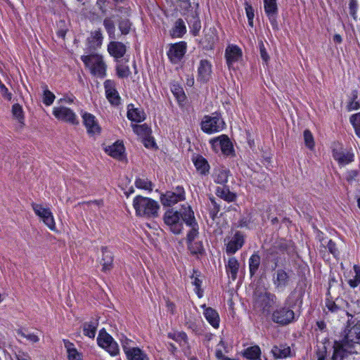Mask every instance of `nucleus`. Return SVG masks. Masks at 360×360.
<instances>
[{"mask_svg": "<svg viewBox=\"0 0 360 360\" xmlns=\"http://www.w3.org/2000/svg\"><path fill=\"white\" fill-rule=\"evenodd\" d=\"M133 206L139 217L155 218L158 215L160 205L155 200L141 195H137L133 200Z\"/></svg>", "mask_w": 360, "mask_h": 360, "instance_id": "nucleus-1", "label": "nucleus"}, {"mask_svg": "<svg viewBox=\"0 0 360 360\" xmlns=\"http://www.w3.org/2000/svg\"><path fill=\"white\" fill-rule=\"evenodd\" d=\"M277 302V297L275 294L267 290H257L254 294V305L259 309L262 314H269L272 307Z\"/></svg>", "mask_w": 360, "mask_h": 360, "instance_id": "nucleus-2", "label": "nucleus"}, {"mask_svg": "<svg viewBox=\"0 0 360 360\" xmlns=\"http://www.w3.org/2000/svg\"><path fill=\"white\" fill-rule=\"evenodd\" d=\"M81 59L86 66L90 68L92 75L100 78L105 77L106 65L101 56L98 54L82 56Z\"/></svg>", "mask_w": 360, "mask_h": 360, "instance_id": "nucleus-3", "label": "nucleus"}, {"mask_svg": "<svg viewBox=\"0 0 360 360\" xmlns=\"http://www.w3.org/2000/svg\"><path fill=\"white\" fill-rule=\"evenodd\" d=\"M201 129L207 134H214L223 130L226 124L221 115L217 112L212 115H205L201 123Z\"/></svg>", "mask_w": 360, "mask_h": 360, "instance_id": "nucleus-4", "label": "nucleus"}, {"mask_svg": "<svg viewBox=\"0 0 360 360\" xmlns=\"http://www.w3.org/2000/svg\"><path fill=\"white\" fill-rule=\"evenodd\" d=\"M333 352L331 360H350V356L357 353L354 350V346L345 337L341 341H335L333 344Z\"/></svg>", "mask_w": 360, "mask_h": 360, "instance_id": "nucleus-5", "label": "nucleus"}, {"mask_svg": "<svg viewBox=\"0 0 360 360\" xmlns=\"http://www.w3.org/2000/svg\"><path fill=\"white\" fill-rule=\"evenodd\" d=\"M347 315L350 318L347 321L344 337L354 346L356 343H360V320L357 321L349 312Z\"/></svg>", "mask_w": 360, "mask_h": 360, "instance_id": "nucleus-6", "label": "nucleus"}, {"mask_svg": "<svg viewBox=\"0 0 360 360\" xmlns=\"http://www.w3.org/2000/svg\"><path fill=\"white\" fill-rule=\"evenodd\" d=\"M271 321L280 326H286L295 321V312L285 305L276 308L271 313Z\"/></svg>", "mask_w": 360, "mask_h": 360, "instance_id": "nucleus-7", "label": "nucleus"}, {"mask_svg": "<svg viewBox=\"0 0 360 360\" xmlns=\"http://www.w3.org/2000/svg\"><path fill=\"white\" fill-rule=\"evenodd\" d=\"M97 343L101 347L105 349L111 356H117L120 353L118 344L104 328L99 331L97 337Z\"/></svg>", "mask_w": 360, "mask_h": 360, "instance_id": "nucleus-8", "label": "nucleus"}, {"mask_svg": "<svg viewBox=\"0 0 360 360\" xmlns=\"http://www.w3.org/2000/svg\"><path fill=\"white\" fill-rule=\"evenodd\" d=\"M164 221L174 234H179L183 229L182 221L180 220V213L173 210H167L164 215Z\"/></svg>", "mask_w": 360, "mask_h": 360, "instance_id": "nucleus-9", "label": "nucleus"}, {"mask_svg": "<svg viewBox=\"0 0 360 360\" xmlns=\"http://www.w3.org/2000/svg\"><path fill=\"white\" fill-rule=\"evenodd\" d=\"M32 207L36 215L39 217L51 230L55 231L56 223L51 210L35 202L32 203Z\"/></svg>", "mask_w": 360, "mask_h": 360, "instance_id": "nucleus-10", "label": "nucleus"}, {"mask_svg": "<svg viewBox=\"0 0 360 360\" xmlns=\"http://www.w3.org/2000/svg\"><path fill=\"white\" fill-rule=\"evenodd\" d=\"M212 148L216 150L220 148L222 153L226 156L234 154L233 146L227 135L222 134L210 141Z\"/></svg>", "mask_w": 360, "mask_h": 360, "instance_id": "nucleus-11", "label": "nucleus"}, {"mask_svg": "<svg viewBox=\"0 0 360 360\" xmlns=\"http://www.w3.org/2000/svg\"><path fill=\"white\" fill-rule=\"evenodd\" d=\"M284 269H277L273 275L272 281L275 288L278 291H283L290 283V273Z\"/></svg>", "mask_w": 360, "mask_h": 360, "instance_id": "nucleus-12", "label": "nucleus"}, {"mask_svg": "<svg viewBox=\"0 0 360 360\" xmlns=\"http://www.w3.org/2000/svg\"><path fill=\"white\" fill-rule=\"evenodd\" d=\"M53 114L58 120L68 122L72 125H78L79 123L76 114L67 107L60 106L54 108Z\"/></svg>", "mask_w": 360, "mask_h": 360, "instance_id": "nucleus-13", "label": "nucleus"}, {"mask_svg": "<svg viewBox=\"0 0 360 360\" xmlns=\"http://www.w3.org/2000/svg\"><path fill=\"white\" fill-rule=\"evenodd\" d=\"M277 0H264V8L266 16L274 30H278L277 17L278 8Z\"/></svg>", "mask_w": 360, "mask_h": 360, "instance_id": "nucleus-14", "label": "nucleus"}, {"mask_svg": "<svg viewBox=\"0 0 360 360\" xmlns=\"http://www.w3.org/2000/svg\"><path fill=\"white\" fill-rule=\"evenodd\" d=\"M333 157L340 165H346L354 161V154L343 149L340 143H334Z\"/></svg>", "mask_w": 360, "mask_h": 360, "instance_id": "nucleus-15", "label": "nucleus"}, {"mask_svg": "<svg viewBox=\"0 0 360 360\" xmlns=\"http://www.w3.org/2000/svg\"><path fill=\"white\" fill-rule=\"evenodd\" d=\"M105 96L112 105L118 106L120 104L121 98L116 89V83L111 79H107L103 84Z\"/></svg>", "mask_w": 360, "mask_h": 360, "instance_id": "nucleus-16", "label": "nucleus"}, {"mask_svg": "<svg viewBox=\"0 0 360 360\" xmlns=\"http://www.w3.org/2000/svg\"><path fill=\"white\" fill-rule=\"evenodd\" d=\"M187 45L185 41L172 44L167 52V56L172 63H179L186 52Z\"/></svg>", "mask_w": 360, "mask_h": 360, "instance_id": "nucleus-17", "label": "nucleus"}, {"mask_svg": "<svg viewBox=\"0 0 360 360\" xmlns=\"http://www.w3.org/2000/svg\"><path fill=\"white\" fill-rule=\"evenodd\" d=\"M245 241V235L240 231H236L233 236L226 244V252L228 255L235 254L238 250L242 248Z\"/></svg>", "mask_w": 360, "mask_h": 360, "instance_id": "nucleus-18", "label": "nucleus"}, {"mask_svg": "<svg viewBox=\"0 0 360 360\" xmlns=\"http://www.w3.org/2000/svg\"><path fill=\"white\" fill-rule=\"evenodd\" d=\"M212 64L206 59L201 60L198 68L197 80L201 83H207L211 78Z\"/></svg>", "mask_w": 360, "mask_h": 360, "instance_id": "nucleus-19", "label": "nucleus"}, {"mask_svg": "<svg viewBox=\"0 0 360 360\" xmlns=\"http://www.w3.org/2000/svg\"><path fill=\"white\" fill-rule=\"evenodd\" d=\"M83 123L86 128L88 134L94 135L100 134L101 127H99L96 117L91 113L84 112L82 115Z\"/></svg>", "mask_w": 360, "mask_h": 360, "instance_id": "nucleus-20", "label": "nucleus"}, {"mask_svg": "<svg viewBox=\"0 0 360 360\" xmlns=\"http://www.w3.org/2000/svg\"><path fill=\"white\" fill-rule=\"evenodd\" d=\"M295 249L291 240L285 239H280L276 241L274 246L268 250L269 254L272 255L274 252H281L282 253L286 252L290 255L294 252Z\"/></svg>", "mask_w": 360, "mask_h": 360, "instance_id": "nucleus-21", "label": "nucleus"}, {"mask_svg": "<svg viewBox=\"0 0 360 360\" xmlns=\"http://www.w3.org/2000/svg\"><path fill=\"white\" fill-rule=\"evenodd\" d=\"M225 57L226 63L229 68H231L242 57V51L236 45L229 46L225 51Z\"/></svg>", "mask_w": 360, "mask_h": 360, "instance_id": "nucleus-22", "label": "nucleus"}, {"mask_svg": "<svg viewBox=\"0 0 360 360\" xmlns=\"http://www.w3.org/2000/svg\"><path fill=\"white\" fill-rule=\"evenodd\" d=\"M108 51L116 60L122 58L127 51L126 46L120 41H110L108 45Z\"/></svg>", "mask_w": 360, "mask_h": 360, "instance_id": "nucleus-23", "label": "nucleus"}, {"mask_svg": "<svg viewBox=\"0 0 360 360\" xmlns=\"http://www.w3.org/2000/svg\"><path fill=\"white\" fill-rule=\"evenodd\" d=\"M127 116L129 120L135 122H141L144 121L146 117L143 110L141 108H134L132 103L127 105Z\"/></svg>", "mask_w": 360, "mask_h": 360, "instance_id": "nucleus-24", "label": "nucleus"}, {"mask_svg": "<svg viewBox=\"0 0 360 360\" xmlns=\"http://www.w3.org/2000/svg\"><path fill=\"white\" fill-rule=\"evenodd\" d=\"M102 258L100 262L102 265V271L107 272L112 269L114 255L107 247H102Z\"/></svg>", "mask_w": 360, "mask_h": 360, "instance_id": "nucleus-25", "label": "nucleus"}, {"mask_svg": "<svg viewBox=\"0 0 360 360\" xmlns=\"http://www.w3.org/2000/svg\"><path fill=\"white\" fill-rule=\"evenodd\" d=\"M304 291L302 288H295L292 290L290 295L286 297L285 300V304L292 308L294 306L299 304H302V298L304 296Z\"/></svg>", "mask_w": 360, "mask_h": 360, "instance_id": "nucleus-26", "label": "nucleus"}, {"mask_svg": "<svg viewBox=\"0 0 360 360\" xmlns=\"http://www.w3.org/2000/svg\"><path fill=\"white\" fill-rule=\"evenodd\" d=\"M192 160L197 172L200 174L205 176L209 174L210 166L204 157L198 155L193 157Z\"/></svg>", "mask_w": 360, "mask_h": 360, "instance_id": "nucleus-27", "label": "nucleus"}, {"mask_svg": "<svg viewBox=\"0 0 360 360\" xmlns=\"http://www.w3.org/2000/svg\"><path fill=\"white\" fill-rule=\"evenodd\" d=\"M204 308V316L206 320L214 328H218L219 326V316L218 312L212 307H207L205 304L202 305Z\"/></svg>", "mask_w": 360, "mask_h": 360, "instance_id": "nucleus-28", "label": "nucleus"}, {"mask_svg": "<svg viewBox=\"0 0 360 360\" xmlns=\"http://www.w3.org/2000/svg\"><path fill=\"white\" fill-rule=\"evenodd\" d=\"M230 175V171L225 167H219L214 169V181L218 184L226 185Z\"/></svg>", "mask_w": 360, "mask_h": 360, "instance_id": "nucleus-29", "label": "nucleus"}, {"mask_svg": "<svg viewBox=\"0 0 360 360\" xmlns=\"http://www.w3.org/2000/svg\"><path fill=\"white\" fill-rule=\"evenodd\" d=\"M181 194L174 193V191H167L161 196V202L164 206L170 207L179 201L184 200L180 198Z\"/></svg>", "mask_w": 360, "mask_h": 360, "instance_id": "nucleus-30", "label": "nucleus"}, {"mask_svg": "<svg viewBox=\"0 0 360 360\" xmlns=\"http://www.w3.org/2000/svg\"><path fill=\"white\" fill-rule=\"evenodd\" d=\"M239 266L240 264L234 257L229 258L227 263L225 264L226 271L228 274L231 275L233 281L237 278Z\"/></svg>", "mask_w": 360, "mask_h": 360, "instance_id": "nucleus-31", "label": "nucleus"}, {"mask_svg": "<svg viewBox=\"0 0 360 360\" xmlns=\"http://www.w3.org/2000/svg\"><path fill=\"white\" fill-rule=\"evenodd\" d=\"M215 193L218 197L229 202H233L236 199V195L230 191L229 186L226 185H224L223 187L217 186Z\"/></svg>", "mask_w": 360, "mask_h": 360, "instance_id": "nucleus-32", "label": "nucleus"}, {"mask_svg": "<svg viewBox=\"0 0 360 360\" xmlns=\"http://www.w3.org/2000/svg\"><path fill=\"white\" fill-rule=\"evenodd\" d=\"M105 150L114 158L122 160L124 158V146L122 143L116 142L108 146Z\"/></svg>", "mask_w": 360, "mask_h": 360, "instance_id": "nucleus-33", "label": "nucleus"}, {"mask_svg": "<svg viewBox=\"0 0 360 360\" xmlns=\"http://www.w3.org/2000/svg\"><path fill=\"white\" fill-rule=\"evenodd\" d=\"M98 321L97 319L92 318L89 321L83 324V333L90 338H94L96 335Z\"/></svg>", "mask_w": 360, "mask_h": 360, "instance_id": "nucleus-34", "label": "nucleus"}, {"mask_svg": "<svg viewBox=\"0 0 360 360\" xmlns=\"http://www.w3.org/2000/svg\"><path fill=\"white\" fill-rule=\"evenodd\" d=\"M126 356L128 360H149L148 355L139 347L126 350Z\"/></svg>", "mask_w": 360, "mask_h": 360, "instance_id": "nucleus-35", "label": "nucleus"}, {"mask_svg": "<svg viewBox=\"0 0 360 360\" xmlns=\"http://www.w3.org/2000/svg\"><path fill=\"white\" fill-rule=\"evenodd\" d=\"M187 22L189 25L191 32L193 36H198L201 29V22L196 12H192Z\"/></svg>", "mask_w": 360, "mask_h": 360, "instance_id": "nucleus-36", "label": "nucleus"}, {"mask_svg": "<svg viewBox=\"0 0 360 360\" xmlns=\"http://www.w3.org/2000/svg\"><path fill=\"white\" fill-rule=\"evenodd\" d=\"M248 264L250 276L252 278L257 274L261 264V257L257 252H254L250 256Z\"/></svg>", "mask_w": 360, "mask_h": 360, "instance_id": "nucleus-37", "label": "nucleus"}, {"mask_svg": "<svg viewBox=\"0 0 360 360\" xmlns=\"http://www.w3.org/2000/svg\"><path fill=\"white\" fill-rule=\"evenodd\" d=\"M271 352L275 359L286 358L290 354V348L288 346L280 345L279 346L274 345Z\"/></svg>", "mask_w": 360, "mask_h": 360, "instance_id": "nucleus-38", "label": "nucleus"}, {"mask_svg": "<svg viewBox=\"0 0 360 360\" xmlns=\"http://www.w3.org/2000/svg\"><path fill=\"white\" fill-rule=\"evenodd\" d=\"M89 48L96 49L101 46L103 41V35L100 30L91 32V37L87 39Z\"/></svg>", "mask_w": 360, "mask_h": 360, "instance_id": "nucleus-39", "label": "nucleus"}, {"mask_svg": "<svg viewBox=\"0 0 360 360\" xmlns=\"http://www.w3.org/2000/svg\"><path fill=\"white\" fill-rule=\"evenodd\" d=\"M243 355L249 360H261V349L257 345L251 346L244 349Z\"/></svg>", "mask_w": 360, "mask_h": 360, "instance_id": "nucleus-40", "label": "nucleus"}, {"mask_svg": "<svg viewBox=\"0 0 360 360\" xmlns=\"http://www.w3.org/2000/svg\"><path fill=\"white\" fill-rule=\"evenodd\" d=\"M186 32V27L181 18H179L174 23V26L171 30L172 37L181 38Z\"/></svg>", "mask_w": 360, "mask_h": 360, "instance_id": "nucleus-41", "label": "nucleus"}, {"mask_svg": "<svg viewBox=\"0 0 360 360\" xmlns=\"http://www.w3.org/2000/svg\"><path fill=\"white\" fill-rule=\"evenodd\" d=\"M185 222L187 226H195L197 221L194 217V212L191 207L184 209L182 214H180V218Z\"/></svg>", "mask_w": 360, "mask_h": 360, "instance_id": "nucleus-42", "label": "nucleus"}, {"mask_svg": "<svg viewBox=\"0 0 360 360\" xmlns=\"http://www.w3.org/2000/svg\"><path fill=\"white\" fill-rule=\"evenodd\" d=\"M187 243L188 248L192 255H203L205 253V249L201 241L194 242L193 240Z\"/></svg>", "mask_w": 360, "mask_h": 360, "instance_id": "nucleus-43", "label": "nucleus"}, {"mask_svg": "<svg viewBox=\"0 0 360 360\" xmlns=\"http://www.w3.org/2000/svg\"><path fill=\"white\" fill-rule=\"evenodd\" d=\"M343 302L342 299L337 298L335 301L327 300L326 302V307L328 311L332 313H338L342 310L341 302Z\"/></svg>", "mask_w": 360, "mask_h": 360, "instance_id": "nucleus-44", "label": "nucleus"}, {"mask_svg": "<svg viewBox=\"0 0 360 360\" xmlns=\"http://www.w3.org/2000/svg\"><path fill=\"white\" fill-rule=\"evenodd\" d=\"M133 130L139 136H148L151 134V129L146 124H133Z\"/></svg>", "mask_w": 360, "mask_h": 360, "instance_id": "nucleus-45", "label": "nucleus"}, {"mask_svg": "<svg viewBox=\"0 0 360 360\" xmlns=\"http://www.w3.org/2000/svg\"><path fill=\"white\" fill-rule=\"evenodd\" d=\"M103 25L111 39H115V26L113 20L110 18H105L103 20Z\"/></svg>", "mask_w": 360, "mask_h": 360, "instance_id": "nucleus-46", "label": "nucleus"}, {"mask_svg": "<svg viewBox=\"0 0 360 360\" xmlns=\"http://www.w3.org/2000/svg\"><path fill=\"white\" fill-rule=\"evenodd\" d=\"M171 91L177 99L178 102L181 103L184 101L186 96L183 88L181 86L177 84H173L171 86Z\"/></svg>", "mask_w": 360, "mask_h": 360, "instance_id": "nucleus-47", "label": "nucleus"}, {"mask_svg": "<svg viewBox=\"0 0 360 360\" xmlns=\"http://www.w3.org/2000/svg\"><path fill=\"white\" fill-rule=\"evenodd\" d=\"M42 88L44 89L43 102L46 105H51L54 101L55 95L48 89L46 84H43Z\"/></svg>", "mask_w": 360, "mask_h": 360, "instance_id": "nucleus-48", "label": "nucleus"}, {"mask_svg": "<svg viewBox=\"0 0 360 360\" xmlns=\"http://www.w3.org/2000/svg\"><path fill=\"white\" fill-rule=\"evenodd\" d=\"M131 22L127 18H121L118 22V27L122 34L127 35L131 30Z\"/></svg>", "mask_w": 360, "mask_h": 360, "instance_id": "nucleus-49", "label": "nucleus"}, {"mask_svg": "<svg viewBox=\"0 0 360 360\" xmlns=\"http://www.w3.org/2000/svg\"><path fill=\"white\" fill-rule=\"evenodd\" d=\"M304 144L310 150H313L315 146L314 136L309 129H305L303 133Z\"/></svg>", "mask_w": 360, "mask_h": 360, "instance_id": "nucleus-50", "label": "nucleus"}, {"mask_svg": "<svg viewBox=\"0 0 360 360\" xmlns=\"http://www.w3.org/2000/svg\"><path fill=\"white\" fill-rule=\"evenodd\" d=\"M12 113L14 117H15L20 123H23L24 115L22 106L15 103L12 107Z\"/></svg>", "mask_w": 360, "mask_h": 360, "instance_id": "nucleus-51", "label": "nucleus"}, {"mask_svg": "<svg viewBox=\"0 0 360 360\" xmlns=\"http://www.w3.org/2000/svg\"><path fill=\"white\" fill-rule=\"evenodd\" d=\"M116 74L120 78H127L131 74V71L127 65H117L116 66Z\"/></svg>", "mask_w": 360, "mask_h": 360, "instance_id": "nucleus-52", "label": "nucleus"}, {"mask_svg": "<svg viewBox=\"0 0 360 360\" xmlns=\"http://www.w3.org/2000/svg\"><path fill=\"white\" fill-rule=\"evenodd\" d=\"M135 186L138 188L152 191L153 190V184L151 181H148V179H143L141 178H138L135 181Z\"/></svg>", "mask_w": 360, "mask_h": 360, "instance_id": "nucleus-53", "label": "nucleus"}, {"mask_svg": "<svg viewBox=\"0 0 360 360\" xmlns=\"http://www.w3.org/2000/svg\"><path fill=\"white\" fill-rule=\"evenodd\" d=\"M349 120L355 129L356 134L360 138V112L352 115Z\"/></svg>", "mask_w": 360, "mask_h": 360, "instance_id": "nucleus-54", "label": "nucleus"}, {"mask_svg": "<svg viewBox=\"0 0 360 360\" xmlns=\"http://www.w3.org/2000/svg\"><path fill=\"white\" fill-rule=\"evenodd\" d=\"M210 200L211 201L212 207L210 208L209 214L210 217L214 220L217 217V214L220 210V205L216 202L213 197H210Z\"/></svg>", "mask_w": 360, "mask_h": 360, "instance_id": "nucleus-55", "label": "nucleus"}, {"mask_svg": "<svg viewBox=\"0 0 360 360\" xmlns=\"http://www.w3.org/2000/svg\"><path fill=\"white\" fill-rule=\"evenodd\" d=\"M358 2L357 0H349V11L350 15L355 20H357Z\"/></svg>", "mask_w": 360, "mask_h": 360, "instance_id": "nucleus-56", "label": "nucleus"}, {"mask_svg": "<svg viewBox=\"0 0 360 360\" xmlns=\"http://www.w3.org/2000/svg\"><path fill=\"white\" fill-rule=\"evenodd\" d=\"M251 221L252 217L250 214H248L246 216H243L239 219L236 226L238 228H249V225L251 223Z\"/></svg>", "mask_w": 360, "mask_h": 360, "instance_id": "nucleus-57", "label": "nucleus"}, {"mask_svg": "<svg viewBox=\"0 0 360 360\" xmlns=\"http://www.w3.org/2000/svg\"><path fill=\"white\" fill-rule=\"evenodd\" d=\"M259 53L262 59L266 63L269 60V56L266 51L264 42L261 40L259 41Z\"/></svg>", "mask_w": 360, "mask_h": 360, "instance_id": "nucleus-58", "label": "nucleus"}, {"mask_svg": "<svg viewBox=\"0 0 360 360\" xmlns=\"http://www.w3.org/2000/svg\"><path fill=\"white\" fill-rule=\"evenodd\" d=\"M191 227V230L188 231L187 234V243L193 241L195 238L198 235V224H195V226H190Z\"/></svg>", "mask_w": 360, "mask_h": 360, "instance_id": "nucleus-59", "label": "nucleus"}, {"mask_svg": "<svg viewBox=\"0 0 360 360\" xmlns=\"http://www.w3.org/2000/svg\"><path fill=\"white\" fill-rule=\"evenodd\" d=\"M329 252L335 257H337L339 255V251L336 247V244L331 239H330L326 245Z\"/></svg>", "mask_w": 360, "mask_h": 360, "instance_id": "nucleus-60", "label": "nucleus"}, {"mask_svg": "<svg viewBox=\"0 0 360 360\" xmlns=\"http://www.w3.org/2000/svg\"><path fill=\"white\" fill-rule=\"evenodd\" d=\"M18 334L21 337L25 338L32 342H37L39 340L38 336L34 333L26 334L22 330H18Z\"/></svg>", "mask_w": 360, "mask_h": 360, "instance_id": "nucleus-61", "label": "nucleus"}, {"mask_svg": "<svg viewBox=\"0 0 360 360\" xmlns=\"http://www.w3.org/2000/svg\"><path fill=\"white\" fill-rule=\"evenodd\" d=\"M359 170L353 169L349 170L346 174V180L349 183H352L354 180H355L356 177L359 175Z\"/></svg>", "mask_w": 360, "mask_h": 360, "instance_id": "nucleus-62", "label": "nucleus"}, {"mask_svg": "<svg viewBox=\"0 0 360 360\" xmlns=\"http://www.w3.org/2000/svg\"><path fill=\"white\" fill-rule=\"evenodd\" d=\"M68 360H82V354L77 350H70V352L68 353Z\"/></svg>", "mask_w": 360, "mask_h": 360, "instance_id": "nucleus-63", "label": "nucleus"}, {"mask_svg": "<svg viewBox=\"0 0 360 360\" xmlns=\"http://www.w3.org/2000/svg\"><path fill=\"white\" fill-rule=\"evenodd\" d=\"M143 142L144 146L148 148H153L155 146V141L150 135L143 137Z\"/></svg>", "mask_w": 360, "mask_h": 360, "instance_id": "nucleus-64", "label": "nucleus"}]
</instances>
